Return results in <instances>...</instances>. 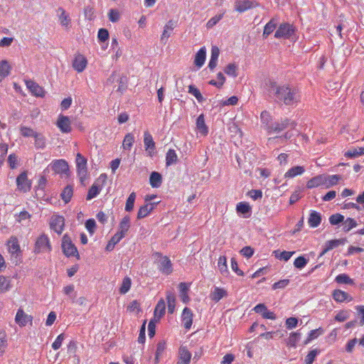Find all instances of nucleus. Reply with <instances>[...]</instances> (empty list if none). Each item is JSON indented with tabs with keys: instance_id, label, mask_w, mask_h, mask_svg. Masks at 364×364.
I'll return each instance as SVG.
<instances>
[{
	"instance_id": "473e14b6",
	"label": "nucleus",
	"mask_w": 364,
	"mask_h": 364,
	"mask_svg": "<svg viewBox=\"0 0 364 364\" xmlns=\"http://www.w3.org/2000/svg\"><path fill=\"white\" fill-rule=\"evenodd\" d=\"M277 26V19L272 18L265 26L264 28L262 37L263 38H267L273 31L276 29Z\"/></svg>"
},
{
	"instance_id": "6e6552de",
	"label": "nucleus",
	"mask_w": 364,
	"mask_h": 364,
	"mask_svg": "<svg viewBox=\"0 0 364 364\" xmlns=\"http://www.w3.org/2000/svg\"><path fill=\"white\" fill-rule=\"evenodd\" d=\"M7 245L9 246V251L11 257H15L16 259V262H17L18 259H20L21 256V251L17 237L15 236L11 237L7 242Z\"/></svg>"
},
{
	"instance_id": "ddd939ff",
	"label": "nucleus",
	"mask_w": 364,
	"mask_h": 364,
	"mask_svg": "<svg viewBox=\"0 0 364 364\" xmlns=\"http://www.w3.org/2000/svg\"><path fill=\"white\" fill-rule=\"evenodd\" d=\"M64 224L65 219L60 215L53 216L50 222V228L58 234L63 232Z\"/></svg>"
},
{
	"instance_id": "58836bf2",
	"label": "nucleus",
	"mask_w": 364,
	"mask_h": 364,
	"mask_svg": "<svg viewBox=\"0 0 364 364\" xmlns=\"http://www.w3.org/2000/svg\"><path fill=\"white\" fill-rule=\"evenodd\" d=\"M124 238L123 235L121 232H116L111 238V240L108 242L105 250L108 252L112 251L115 245L120 242V240Z\"/></svg>"
},
{
	"instance_id": "a211bd4d",
	"label": "nucleus",
	"mask_w": 364,
	"mask_h": 364,
	"mask_svg": "<svg viewBox=\"0 0 364 364\" xmlns=\"http://www.w3.org/2000/svg\"><path fill=\"white\" fill-rule=\"evenodd\" d=\"M192 354L186 346H181L178 350L177 364H190Z\"/></svg>"
},
{
	"instance_id": "a19ab883",
	"label": "nucleus",
	"mask_w": 364,
	"mask_h": 364,
	"mask_svg": "<svg viewBox=\"0 0 364 364\" xmlns=\"http://www.w3.org/2000/svg\"><path fill=\"white\" fill-rule=\"evenodd\" d=\"M178 161V156L174 149H170L166 154V166H170L176 164Z\"/></svg>"
},
{
	"instance_id": "4468645a",
	"label": "nucleus",
	"mask_w": 364,
	"mask_h": 364,
	"mask_svg": "<svg viewBox=\"0 0 364 364\" xmlns=\"http://www.w3.org/2000/svg\"><path fill=\"white\" fill-rule=\"evenodd\" d=\"M193 314L192 310L188 307H185L181 314V321L183 327L186 330H189L193 324Z\"/></svg>"
},
{
	"instance_id": "cd10ccee",
	"label": "nucleus",
	"mask_w": 364,
	"mask_h": 364,
	"mask_svg": "<svg viewBox=\"0 0 364 364\" xmlns=\"http://www.w3.org/2000/svg\"><path fill=\"white\" fill-rule=\"evenodd\" d=\"M321 222V215L320 213L316 210H311L309 218L308 219V223L311 228L318 227Z\"/></svg>"
},
{
	"instance_id": "c03bdc74",
	"label": "nucleus",
	"mask_w": 364,
	"mask_h": 364,
	"mask_svg": "<svg viewBox=\"0 0 364 364\" xmlns=\"http://www.w3.org/2000/svg\"><path fill=\"white\" fill-rule=\"evenodd\" d=\"M166 348V342L164 341H159L156 346V350L155 353V363H158L159 362L160 357L164 353Z\"/></svg>"
},
{
	"instance_id": "e2e57ef3",
	"label": "nucleus",
	"mask_w": 364,
	"mask_h": 364,
	"mask_svg": "<svg viewBox=\"0 0 364 364\" xmlns=\"http://www.w3.org/2000/svg\"><path fill=\"white\" fill-rule=\"evenodd\" d=\"M350 314V310H341L335 316V320L338 322L345 321L349 318Z\"/></svg>"
},
{
	"instance_id": "ea45409f",
	"label": "nucleus",
	"mask_w": 364,
	"mask_h": 364,
	"mask_svg": "<svg viewBox=\"0 0 364 364\" xmlns=\"http://www.w3.org/2000/svg\"><path fill=\"white\" fill-rule=\"evenodd\" d=\"M218 269H219L220 273L224 277H228V275L229 274L230 272L228 269L227 258L225 256H220L219 257L218 262Z\"/></svg>"
},
{
	"instance_id": "8fccbe9b",
	"label": "nucleus",
	"mask_w": 364,
	"mask_h": 364,
	"mask_svg": "<svg viewBox=\"0 0 364 364\" xmlns=\"http://www.w3.org/2000/svg\"><path fill=\"white\" fill-rule=\"evenodd\" d=\"M58 11H60V15L59 16L60 24L65 27L68 26V25L70 23V18L69 15L66 14L65 9L62 7L58 8Z\"/></svg>"
},
{
	"instance_id": "39448f33",
	"label": "nucleus",
	"mask_w": 364,
	"mask_h": 364,
	"mask_svg": "<svg viewBox=\"0 0 364 364\" xmlns=\"http://www.w3.org/2000/svg\"><path fill=\"white\" fill-rule=\"evenodd\" d=\"M156 256L158 257V269L164 274L168 275L173 272V264L171 261L167 256H163L161 253L156 252Z\"/></svg>"
},
{
	"instance_id": "3c124183",
	"label": "nucleus",
	"mask_w": 364,
	"mask_h": 364,
	"mask_svg": "<svg viewBox=\"0 0 364 364\" xmlns=\"http://www.w3.org/2000/svg\"><path fill=\"white\" fill-rule=\"evenodd\" d=\"M134 142V136L132 134L128 133L125 135L122 144L123 149L125 150H130Z\"/></svg>"
},
{
	"instance_id": "b1692460",
	"label": "nucleus",
	"mask_w": 364,
	"mask_h": 364,
	"mask_svg": "<svg viewBox=\"0 0 364 364\" xmlns=\"http://www.w3.org/2000/svg\"><path fill=\"white\" fill-rule=\"evenodd\" d=\"M206 59V49L205 47H202L196 53L194 58V64L198 68H200Z\"/></svg>"
},
{
	"instance_id": "a878e982",
	"label": "nucleus",
	"mask_w": 364,
	"mask_h": 364,
	"mask_svg": "<svg viewBox=\"0 0 364 364\" xmlns=\"http://www.w3.org/2000/svg\"><path fill=\"white\" fill-rule=\"evenodd\" d=\"M196 129L203 136L208 134V127L205 122V115L200 114L196 119Z\"/></svg>"
},
{
	"instance_id": "423d86ee",
	"label": "nucleus",
	"mask_w": 364,
	"mask_h": 364,
	"mask_svg": "<svg viewBox=\"0 0 364 364\" xmlns=\"http://www.w3.org/2000/svg\"><path fill=\"white\" fill-rule=\"evenodd\" d=\"M50 250L51 246L48 237L45 234H42L36 241L34 252L38 254L43 252H50Z\"/></svg>"
},
{
	"instance_id": "0e129e2a",
	"label": "nucleus",
	"mask_w": 364,
	"mask_h": 364,
	"mask_svg": "<svg viewBox=\"0 0 364 364\" xmlns=\"http://www.w3.org/2000/svg\"><path fill=\"white\" fill-rule=\"evenodd\" d=\"M109 37V32L106 28L99 29L97 33V38L99 42L105 43L108 41Z\"/></svg>"
},
{
	"instance_id": "9b49d317",
	"label": "nucleus",
	"mask_w": 364,
	"mask_h": 364,
	"mask_svg": "<svg viewBox=\"0 0 364 364\" xmlns=\"http://www.w3.org/2000/svg\"><path fill=\"white\" fill-rule=\"evenodd\" d=\"M51 168L55 173H67L69 171L68 162L64 159L55 160L51 163Z\"/></svg>"
},
{
	"instance_id": "13d9d810",
	"label": "nucleus",
	"mask_w": 364,
	"mask_h": 364,
	"mask_svg": "<svg viewBox=\"0 0 364 364\" xmlns=\"http://www.w3.org/2000/svg\"><path fill=\"white\" fill-rule=\"evenodd\" d=\"M343 230L344 232H348L353 228H355L358 225L357 222L351 218H348L343 222Z\"/></svg>"
},
{
	"instance_id": "4d7b16f0",
	"label": "nucleus",
	"mask_w": 364,
	"mask_h": 364,
	"mask_svg": "<svg viewBox=\"0 0 364 364\" xmlns=\"http://www.w3.org/2000/svg\"><path fill=\"white\" fill-rule=\"evenodd\" d=\"M119 83L117 92L123 93L127 88L128 78L126 75H122L117 80Z\"/></svg>"
},
{
	"instance_id": "680f3d73",
	"label": "nucleus",
	"mask_w": 364,
	"mask_h": 364,
	"mask_svg": "<svg viewBox=\"0 0 364 364\" xmlns=\"http://www.w3.org/2000/svg\"><path fill=\"white\" fill-rule=\"evenodd\" d=\"M34 139L36 149H43L46 147V138L43 134L38 133Z\"/></svg>"
},
{
	"instance_id": "2f4dec72",
	"label": "nucleus",
	"mask_w": 364,
	"mask_h": 364,
	"mask_svg": "<svg viewBox=\"0 0 364 364\" xmlns=\"http://www.w3.org/2000/svg\"><path fill=\"white\" fill-rule=\"evenodd\" d=\"M28 88L32 92V94L36 97H43V90L39 86L36 82L33 81H28L26 82Z\"/></svg>"
},
{
	"instance_id": "72a5a7b5",
	"label": "nucleus",
	"mask_w": 364,
	"mask_h": 364,
	"mask_svg": "<svg viewBox=\"0 0 364 364\" xmlns=\"http://www.w3.org/2000/svg\"><path fill=\"white\" fill-rule=\"evenodd\" d=\"M348 242L346 238L331 240L326 242L324 246L326 247V251H330L333 248L338 247L339 245H343Z\"/></svg>"
},
{
	"instance_id": "864d4df0",
	"label": "nucleus",
	"mask_w": 364,
	"mask_h": 364,
	"mask_svg": "<svg viewBox=\"0 0 364 364\" xmlns=\"http://www.w3.org/2000/svg\"><path fill=\"white\" fill-rule=\"evenodd\" d=\"M136 197V196L134 192H132L129 194V196L126 201L125 208H124L125 211L131 212L133 210Z\"/></svg>"
},
{
	"instance_id": "774afa93",
	"label": "nucleus",
	"mask_w": 364,
	"mask_h": 364,
	"mask_svg": "<svg viewBox=\"0 0 364 364\" xmlns=\"http://www.w3.org/2000/svg\"><path fill=\"white\" fill-rule=\"evenodd\" d=\"M21 134L22 136L25 137H35L38 134L31 128L27 127H21Z\"/></svg>"
},
{
	"instance_id": "1a4fd4ad",
	"label": "nucleus",
	"mask_w": 364,
	"mask_h": 364,
	"mask_svg": "<svg viewBox=\"0 0 364 364\" xmlns=\"http://www.w3.org/2000/svg\"><path fill=\"white\" fill-rule=\"evenodd\" d=\"M258 6L259 4L254 0H236L235 1V9L240 13H243L248 9L255 8Z\"/></svg>"
},
{
	"instance_id": "79ce46f5",
	"label": "nucleus",
	"mask_w": 364,
	"mask_h": 364,
	"mask_svg": "<svg viewBox=\"0 0 364 364\" xmlns=\"http://www.w3.org/2000/svg\"><path fill=\"white\" fill-rule=\"evenodd\" d=\"M11 66L6 60H3L0 63V82L8 76L10 73Z\"/></svg>"
},
{
	"instance_id": "603ef678",
	"label": "nucleus",
	"mask_w": 364,
	"mask_h": 364,
	"mask_svg": "<svg viewBox=\"0 0 364 364\" xmlns=\"http://www.w3.org/2000/svg\"><path fill=\"white\" fill-rule=\"evenodd\" d=\"M275 257L280 260H284L287 262L291 257L294 254V252H289V251H282L279 252V250H276L274 252Z\"/></svg>"
},
{
	"instance_id": "49530a36",
	"label": "nucleus",
	"mask_w": 364,
	"mask_h": 364,
	"mask_svg": "<svg viewBox=\"0 0 364 364\" xmlns=\"http://www.w3.org/2000/svg\"><path fill=\"white\" fill-rule=\"evenodd\" d=\"M321 353V350L315 348L309 352L304 359V364H312L317 355Z\"/></svg>"
},
{
	"instance_id": "f704fd0d",
	"label": "nucleus",
	"mask_w": 364,
	"mask_h": 364,
	"mask_svg": "<svg viewBox=\"0 0 364 364\" xmlns=\"http://www.w3.org/2000/svg\"><path fill=\"white\" fill-rule=\"evenodd\" d=\"M301 333L297 331L296 332H291L289 337L286 340V344L290 347L296 348V343L300 341Z\"/></svg>"
},
{
	"instance_id": "a18cd8bd",
	"label": "nucleus",
	"mask_w": 364,
	"mask_h": 364,
	"mask_svg": "<svg viewBox=\"0 0 364 364\" xmlns=\"http://www.w3.org/2000/svg\"><path fill=\"white\" fill-rule=\"evenodd\" d=\"M335 282L338 284H354V281L350 278V277L345 273L339 274L336 276L335 279Z\"/></svg>"
},
{
	"instance_id": "aec40b11",
	"label": "nucleus",
	"mask_w": 364,
	"mask_h": 364,
	"mask_svg": "<svg viewBox=\"0 0 364 364\" xmlns=\"http://www.w3.org/2000/svg\"><path fill=\"white\" fill-rule=\"evenodd\" d=\"M332 297L338 303H342L344 301L349 302L353 300V297L349 294L341 289L333 290L332 292Z\"/></svg>"
},
{
	"instance_id": "bf43d9fd",
	"label": "nucleus",
	"mask_w": 364,
	"mask_h": 364,
	"mask_svg": "<svg viewBox=\"0 0 364 364\" xmlns=\"http://www.w3.org/2000/svg\"><path fill=\"white\" fill-rule=\"evenodd\" d=\"M237 67L235 63H229L225 68L224 72L229 76L236 77L237 76Z\"/></svg>"
},
{
	"instance_id": "4be33fe9",
	"label": "nucleus",
	"mask_w": 364,
	"mask_h": 364,
	"mask_svg": "<svg viewBox=\"0 0 364 364\" xmlns=\"http://www.w3.org/2000/svg\"><path fill=\"white\" fill-rule=\"evenodd\" d=\"M179 296L184 304H188L191 299L188 296L189 284L186 282H181L178 284Z\"/></svg>"
},
{
	"instance_id": "20e7f679",
	"label": "nucleus",
	"mask_w": 364,
	"mask_h": 364,
	"mask_svg": "<svg viewBox=\"0 0 364 364\" xmlns=\"http://www.w3.org/2000/svg\"><path fill=\"white\" fill-rule=\"evenodd\" d=\"M296 32V28L288 22H284L279 24L274 33L275 38L290 39Z\"/></svg>"
},
{
	"instance_id": "2eb2a0df",
	"label": "nucleus",
	"mask_w": 364,
	"mask_h": 364,
	"mask_svg": "<svg viewBox=\"0 0 364 364\" xmlns=\"http://www.w3.org/2000/svg\"><path fill=\"white\" fill-rule=\"evenodd\" d=\"M87 64V60L86 58L83 55L78 53L75 56L73 61V68L78 73H82L85 69Z\"/></svg>"
},
{
	"instance_id": "052dcab7",
	"label": "nucleus",
	"mask_w": 364,
	"mask_h": 364,
	"mask_svg": "<svg viewBox=\"0 0 364 364\" xmlns=\"http://www.w3.org/2000/svg\"><path fill=\"white\" fill-rule=\"evenodd\" d=\"M340 179H341V176L340 175L326 176V184L325 185L326 188H329L336 185Z\"/></svg>"
},
{
	"instance_id": "338daca9",
	"label": "nucleus",
	"mask_w": 364,
	"mask_h": 364,
	"mask_svg": "<svg viewBox=\"0 0 364 364\" xmlns=\"http://www.w3.org/2000/svg\"><path fill=\"white\" fill-rule=\"evenodd\" d=\"M85 225L90 235L94 234L97 228V225L95 220L93 218L87 220L85 221Z\"/></svg>"
},
{
	"instance_id": "7ed1b4c3",
	"label": "nucleus",
	"mask_w": 364,
	"mask_h": 364,
	"mask_svg": "<svg viewBox=\"0 0 364 364\" xmlns=\"http://www.w3.org/2000/svg\"><path fill=\"white\" fill-rule=\"evenodd\" d=\"M61 248L63 254L67 257H75L80 259V257L76 246L73 243L71 238L67 234L64 235L62 238Z\"/></svg>"
},
{
	"instance_id": "f03ea898",
	"label": "nucleus",
	"mask_w": 364,
	"mask_h": 364,
	"mask_svg": "<svg viewBox=\"0 0 364 364\" xmlns=\"http://www.w3.org/2000/svg\"><path fill=\"white\" fill-rule=\"evenodd\" d=\"M296 126V124L289 119L281 118L279 120L271 123V126L267 127V133H279L289 127L294 129Z\"/></svg>"
},
{
	"instance_id": "c9c22d12",
	"label": "nucleus",
	"mask_w": 364,
	"mask_h": 364,
	"mask_svg": "<svg viewBox=\"0 0 364 364\" xmlns=\"http://www.w3.org/2000/svg\"><path fill=\"white\" fill-rule=\"evenodd\" d=\"M305 171V168L302 166H295L288 170L284 174L285 178H294L296 176L301 175Z\"/></svg>"
},
{
	"instance_id": "412c9836",
	"label": "nucleus",
	"mask_w": 364,
	"mask_h": 364,
	"mask_svg": "<svg viewBox=\"0 0 364 364\" xmlns=\"http://www.w3.org/2000/svg\"><path fill=\"white\" fill-rule=\"evenodd\" d=\"M326 184V176L318 175L308 181L306 187L309 189Z\"/></svg>"
},
{
	"instance_id": "6ab92c4d",
	"label": "nucleus",
	"mask_w": 364,
	"mask_h": 364,
	"mask_svg": "<svg viewBox=\"0 0 364 364\" xmlns=\"http://www.w3.org/2000/svg\"><path fill=\"white\" fill-rule=\"evenodd\" d=\"M144 143L145 149L148 151L149 156H152L156 149V145L152 136L147 131L145 132L144 134Z\"/></svg>"
},
{
	"instance_id": "6e6d98bb",
	"label": "nucleus",
	"mask_w": 364,
	"mask_h": 364,
	"mask_svg": "<svg viewBox=\"0 0 364 364\" xmlns=\"http://www.w3.org/2000/svg\"><path fill=\"white\" fill-rule=\"evenodd\" d=\"M11 281L4 276L0 275V293L8 291L11 289Z\"/></svg>"
},
{
	"instance_id": "0eeeda50",
	"label": "nucleus",
	"mask_w": 364,
	"mask_h": 364,
	"mask_svg": "<svg viewBox=\"0 0 364 364\" xmlns=\"http://www.w3.org/2000/svg\"><path fill=\"white\" fill-rule=\"evenodd\" d=\"M17 188L23 192L30 191L31 188V181L28 179V172L24 171L21 172L16 178Z\"/></svg>"
},
{
	"instance_id": "f8f14e48",
	"label": "nucleus",
	"mask_w": 364,
	"mask_h": 364,
	"mask_svg": "<svg viewBox=\"0 0 364 364\" xmlns=\"http://www.w3.org/2000/svg\"><path fill=\"white\" fill-rule=\"evenodd\" d=\"M71 122L68 116L60 114L56 122L57 127L63 133H69L71 132Z\"/></svg>"
},
{
	"instance_id": "37998d69",
	"label": "nucleus",
	"mask_w": 364,
	"mask_h": 364,
	"mask_svg": "<svg viewBox=\"0 0 364 364\" xmlns=\"http://www.w3.org/2000/svg\"><path fill=\"white\" fill-rule=\"evenodd\" d=\"M260 119L264 129L267 132V127L271 126V123H273L269 112L266 110L262 111L260 114Z\"/></svg>"
},
{
	"instance_id": "de8ad7c7",
	"label": "nucleus",
	"mask_w": 364,
	"mask_h": 364,
	"mask_svg": "<svg viewBox=\"0 0 364 364\" xmlns=\"http://www.w3.org/2000/svg\"><path fill=\"white\" fill-rule=\"evenodd\" d=\"M188 93L191 95H193L198 102H203L205 101V98L201 95L200 90L194 85H190L188 86Z\"/></svg>"
},
{
	"instance_id": "393cba45",
	"label": "nucleus",
	"mask_w": 364,
	"mask_h": 364,
	"mask_svg": "<svg viewBox=\"0 0 364 364\" xmlns=\"http://www.w3.org/2000/svg\"><path fill=\"white\" fill-rule=\"evenodd\" d=\"M236 210L237 213L242 214L245 218H249L252 213V208L247 202H240L237 203Z\"/></svg>"
},
{
	"instance_id": "4c0bfd02",
	"label": "nucleus",
	"mask_w": 364,
	"mask_h": 364,
	"mask_svg": "<svg viewBox=\"0 0 364 364\" xmlns=\"http://www.w3.org/2000/svg\"><path fill=\"white\" fill-rule=\"evenodd\" d=\"M73 195V187L71 185H67L63 190L60 193L61 199L65 202V203H68L70 201L72 196Z\"/></svg>"
},
{
	"instance_id": "f3484780",
	"label": "nucleus",
	"mask_w": 364,
	"mask_h": 364,
	"mask_svg": "<svg viewBox=\"0 0 364 364\" xmlns=\"http://www.w3.org/2000/svg\"><path fill=\"white\" fill-rule=\"evenodd\" d=\"M159 203V202L148 203L141 206L137 213V219L140 220L146 217Z\"/></svg>"
},
{
	"instance_id": "e433bc0d",
	"label": "nucleus",
	"mask_w": 364,
	"mask_h": 364,
	"mask_svg": "<svg viewBox=\"0 0 364 364\" xmlns=\"http://www.w3.org/2000/svg\"><path fill=\"white\" fill-rule=\"evenodd\" d=\"M102 186L99 185L97 182H95L89 188L86 199L89 200L97 197L100 194Z\"/></svg>"
},
{
	"instance_id": "c85d7f7f",
	"label": "nucleus",
	"mask_w": 364,
	"mask_h": 364,
	"mask_svg": "<svg viewBox=\"0 0 364 364\" xmlns=\"http://www.w3.org/2000/svg\"><path fill=\"white\" fill-rule=\"evenodd\" d=\"M149 183L152 188H159L162 183V176L157 171H152L149 176Z\"/></svg>"
},
{
	"instance_id": "5701e85b",
	"label": "nucleus",
	"mask_w": 364,
	"mask_h": 364,
	"mask_svg": "<svg viewBox=\"0 0 364 364\" xmlns=\"http://www.w3.org/2000/svg\"><path fill=\"white\" fill-rule=\"evenodd\" d=\"M166 299L168 306V313L173 314L176 308V296L173 290H168L166 292Z\"/></svg>"
},
{
	"instance_id": "9d476101",
	"label": "nucleus",
	"mask_w": 364,
	"mask_h": 364,
	"mask_svg": "<svg viewBox=\"0 0 364 364\" xmlns=\"http://www.w3.org/2000/svg\"><path fill=\"white\" fill-rule=\"evenodd\" d=\"M87 159L80 153L77 154L75 159L77 172L78 176H80L81 178H82L87 175Z\"/></svg>"
},
{
	"instance_id": "c756f323",
	"label": "nucleus",
	"mask_w": 364,
	"mask_h": 364,
	"mask_svg": "<svg viewBox=\"0 0 364 364\" xmlns=\"http://www.w3.org/2000/svg\"><path fill=\"white\" fill-rule=\"evenodd\" d=\"M228 296V292L224 289L215 287L213 291L210 294V298L215 303L218 302L221 299Z\"/></svg>"
},
{
	"instance_id": "dca6fc26",
	"label": "nucleus",
	"mask_w": 364,
	"mask_h": 364,
	"mask_svg": "<svg viewBox=\"0 0 364 364\" xmlns=\"http://www.w3.org/2000/svg\"><path fill=\"white\" fill-rule=\"evenodd\" d=\"M33 317L26 314L22 309H18L15 317V321L18 326L23 327L30 322L32 323Z\"/></svg>"
},
{
	"instance_id": "09e8293b",
	"label": "nucleus",
	"mask_w": 364,
	"mask_h": 364,
	"mask_svg": "<svg viewBox=\"0 0 364 364\" xmlns=\"http://www.w3.org/2000/svg\"><path fill=\"white\" fill-rule=\"evenodd\" d=\"M309 259L306 258L305 256L301 255L296 257L294 262V266L298 269H302L304 268L309 262Z\"/></svg>"
},
{
	"instance_id": "7c9ffc66",
	"label": "nucleus",
	"mask_w": 364,
	"mask_h": 364,
	"mask_svg": "<svg viewBox=\"0 0 364 364\" xmlns=\"http://www.w3.org/2000/svg\"><path fill=\"white\" fill-rule=\"evenodd\" d=\"M129 228L130 217L128 215H127L120 221L119 224V230L117 232H121V234L123 235V237H124Z\"/></svg>"
},
{
	"instance_id": "bb28decb",
	"label": "nucleus",
	"mask_w": 364,
	"mask_h": 364,
	"mask_svg": "<svg viewBox=\"0 0 364 364\" xmlns=\"http://www.w3.org/2000/svg\"><path fill=\"white\" fill-rule=\"evenodd\" d=\"M166 313V304L165 301L163 299H161L154 309V318L157 321H159Z\"/></svg>"
},
{
	"instance_id": "f257e3e1",
	"label": "nucleus",
	"mask_w": 364,
	"mask_h": 364,
	"mask_svg": "<svg viewBox=\"0 0 364 364\" xmlns=\"http://www.w3.org/2000/svg\"><path fill=\"white\" fill-rule=\"evenodd\" d=\"M265 93L269 100L279 106H296L301 99L296 87L289 84L279 85L272 80L266 82Z\"/></svg>"
},
{
	"instance_id": "69168bd1",
	"label": "nucleus",
	"mask_w": 364,
	"mask_h": 364,
	"mask_svg": "<svg viewBox=\"0 0 364 364\" xmlns=\"http://www.w3.org/2000/svg\"><path fill=\"white\" fill-rule=\"evenodd\" d=\"M344 216L340 213L333 214L329 218V223L332 225H338L344 221Z\"/></svg>"
},
{
	"instance_id": "5fc2aeb1",
	"label": "nucleus",
	"mask_w": 364,
	"mask_h": 364,
	"mask_svg": "<svg viewBox=\"0 0 364 364\" xmlns=\"http://www.w3.org/2000/svg\"><path fill=\"white\" fill-rule=\"evenodd\" d=\"M132 285V280L129 277H125L123 280L121 287H119V293L121 294H125L127 293Z\"/></svg>"
}]
</instances>
